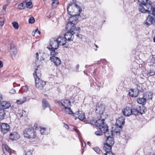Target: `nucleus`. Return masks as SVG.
Returning a JSON list of instances; mask_svg holds the SVG:
<instances>
[{
  "instance_id": "473e14b6",
  "label": "nucleus",
  "mask_w": 155,
  "mask_h": 155,
  "mask_svg": "<svg viewBox=\"0 0 155 155\" xmlns=\"http://www.w3.org/2000/svg\"><path fill=\"white\" fill-rule=\"evenodd\" d=\"M30 0L28 1V0H25V4H26L25 5L26 7L30 9L32 8L33 7L32 2L30 1Z\"/></svg>"
},
{
  "instance_id": "0e129e2a",
  "label": "nucleus",
  "mask_w": 155,
  "mask_h": 155,
  "mask_svg": "<svg viewBox=\"0 0 155 155\" xmlns=\"http://www.w3.org/2000/svg\"><path fill=\"white\" fill-rule=\"evenodd\" d=\"M32 35H33V36H36L35 32V31H33L32 32Z\"/></svg>"
},
{
  "instance_id": "bf43d9fd",
  "label": "nucleus",
  "mask_w": 155,
  "mask_h": 155,
  "mask_svg": "<svg viewBox=\"0 0 155 155\" xmlns=\"http://www.w3.org/2000/svg\"><path fill=\"white\" fill-rule=\"evenodd\" d=\"M36 58L37 59V60H39L38 59V53H36Z\"/></svg>"
},
{
  "instance_id": "7ed1b4c3",
  "label": "nucleus",
  "mask_w": 155,
  "mask_h": 155,
  "mask_svg": "<svg viewBox=\"0 0 155 155\" xmlns=\"http://www.w3.org/2000/svg\"><path fill=\"white\" fill-rule=\"evenodd\" d=\"M75 9H77L78 10L79 14H80L82 11L81 8L79 7L78 5L74 3H70L68 6L67 7V10L68 12L70 15L71 16L70 18L73 16L76 17L77 18V15L74 14L73 13L74 12Z\"/></svg>"
},
{
  "instance_id": "774afa93",
  "label": "nucleus",
  "mask_w": 155,
  "mask_h": 155,
  "mask_svg": "<svg viewBox=\"0 0 155 155\" xmlns=\"http://www.w3.org/2000/svg\"><path fill=\"white\" fill-rule=\"evenodd\" d=\"M101 62V60H100V61H97V64H100Z\"/></svg>"
},
{
  "instance_id": "49530a36",
  "label": "nucleus",
  "mask_w": 155,
  "mask_h": 155,
  "mask_svg": "<svg viewBox=\"0 0 155 155\" xmlns=\"http://www.w3.org/2000/svg\"><path fill=\"white\" fill-rule=\"evenodd\" d=\"M24 155H32V153L31 150L25 151Z\"/></svg>"
},
{
  "instance_id": "b1692460",
  "label": "nucleus",
  "mask_w": 155,
  "mask_h": 155,
  "mask_svg": "<svg viewBox=\"0 0 155 155\" xmlns=\"http://www.w3.org/2000/svg\"><path fill=\"white\" fill-rule=\"evenodd\" d=\"M42 104L43 108L44 109L46 107H48L50 110H51V107L50 104L46 99H43L42 101Z\"/></svg>"
},
{
  "instance_id": "4468645a",
  "label": "nucleus",
  "mask_w": 155,
  "mask_h": 155,
  "mask_svg": "<svg viewBox=\"0 0 155 155\" xmlns=\"http://www.w3.org/2000/svg\"><path fill=\"white\" fill-rule=\"evenodd\" d=\"M11 106L9 102L3 101L0 103V109L4 110L8 108Z\"/></svg>"
},
{
  "instance_id": "f03ea898",
  "label": "nucleus",
  "mask_w": 155,
  "mask_h": 155,
  "mask_svg": "<svg viewBox=\"0 0 155 155\" xmlns=\"http://www.w3.org/2000/svg\"><path fill=\"white\" fill-rule=\"evenodd\" d=\"M58 104L60 106H63L64 107L62 109V111L64 113L68 114H72L73 112L70 107H68L71 105L70 101L67 99L61 100V101L58 102Z\"/></svg>"
},
{
  "instance_id": "338daca9",
  "label": "nucleus",
  "mask_w": 155,
  "mask_h": 155,
  "mask_svg": "<svg viewBox=\"0 0 155 155\" xmlns=\"http://www.w3.org/2000/svg\"><path fill=\"white\" fill-rule=\"evenodd\" d=\"M73 116H74V117H75V116H74V115H78V112H76V113L74 114L73 113Z\"/></svg>"
},
{
  "instance_id": "13d9d810",
  "label": "nucleus",
  "mask_w": 155,
  "mask_h": 155,
  "mask_svg": "<svg viewBox=\"0 0 155 155\" xmlns=\"http://www.w3.org/2000/svg\"><path fill=\"white\" fill-rule=\"evenodd\" d=\"M3 99L2 96V94L0 93V103H1V100H2Z\"/></svg>"
},
{
  "instance_id": "69168bd1",
  "label": "nucleus",
  "mask_w": 155,
  "mask_h": 155,
  "mask_svg": "<svg viewBox=\"0 0 155 155\" xmlns=\"http://www.w3.org/2000/svg\"><path fill=\"white\" fill-rule=\"evenodd\" d=\"M79 67V64H77V65H76V69H77V71H78V69Z\"/></svg>"
},
{
  "instance_id": "f257e3e1",
  "label": "nucleus",
  "mask_w": 155,
  "mask_h": 155,
  "mask_svg": "<svg viewBox=\"0 0 155 155\" xmlns=\"http://www.w3.org/2000/svg\"><path fill=\"white\" fill-rule=\"evenodd\" d=\"M75 16H73L70 19V22L66 26V29L67 31L64 34V37L66 40L69 41H73L74 38V34L80 32L81 29L79 27L76 28L75 25L78 20Z\"/></svg>"
},
{
  "instance_id": "a19ab883",
  "label": "nucleus",
  "mask_w": 155,
  "mask_h": 155,
  "mask_svg": "<svg viewBox=\"0 0 155 155\" xmlns=\"http://www.w3.org/2000/svg\"><path fill=\"white\" fill-rule=\"evenodd\" d=\"M94 150L97 153L99 154L101 151L100 149L98 147H95L93 148Z\"/></svg>"
},
{
  "instance_id": "e433bc0d",
  "label": "nucleus",
  "mask_w": 155,
  "mask_h": 155,
  "mask_svg": "<svg viewBox=\"0 0 155 155\" xmlns=\"http://www.w3.org/2000/svg\"><path fill=\"white\" fill-rule=\"evenodd\" d=\"M136 108L138 113H140L141 114L144 113V111L142 109L143 107L142 108V109H141V107L140 106H137Z\"/></svg>"
},
{
  "instance_id": "ddd939ff",
  "label": "nucleus",
  "mask_w": 155,
  "mask_h": 155,
  "mask_svg": "<svg viewBox=\"0 0 155 155\" xmlns=\"http://www.w3.org/2000/svg\"><path fill=\"white\" fill-rule=\"evenodd\" d=\"M125 118L123 117H120L117 120L116 122V127L120 128L122 125L124 124Z\"/></svg>"
},
{
  "instance_id": "0eeeda50",
  "label": "nucleus",
  "mask_w": 155,
  "mask_h": 155,
  "mask_svg": "<svg viewBox=\"0 0 155 155\" xmlns=\"http://www.w3.org/2000/svg\"><path fill=\"white\" fill-rule=\"evenodd\" d=\"M113 131H110L109 133H107L105 135V137L107 138L106 143L112 146L114 143V139L113 137Z\"/></svg>"
},
{
  "instance_id": "c85d7f7f",
  "label": "nucleus",
  "mask_w": 155,
  "mask_h": 155,
  "mask_svg": "<svg viewBox=\"0 0 155 155\" xmlns=\"http://www.w3.org/2000/svg\"><path fill=\"white\" fill-rule=\"evenodd\" d=\"M50 52V55L52 57H55V56H57L58 53L57 51H56V50L57 49H53L50 48V47L48 48Z\"/></svg>"
},
{
  "instance_id": "6e6552de",
  "label": "nucleus",
  "mask_w": 155,
  "mask_h": 155,
  "mask_svg": "<svg viewBox=\"0 0 155 155\" xmlns=\"http://www.w3.org/2000/svg\"><path fill=\"white\" fill-rule=\"evenodd\" d=\"M145 24L147 25L152 24L155 25V14H150L145 22Z\"/></svg>"
},
{
  "instance_id": "9b49d317",
  "label": "nucleus",
  "mask_w": 155,
  "mask_h": 155,
  "mask_svg": "<svg viewBox=\"0 0 155 155\" xmlns=\"http://www.w3.org/2000/svg\"><path fill=\"white\" fill-rule=\"evenodd\" d=\"M49 45L51 47L50 48L58 49L59 48V45L57 39L56 38H52L50 39Z\"/></svg>"
},
{
  "instance_id": "ea45409f",
  "label": "nucleus",
  "mask_w": 155,
  "mask_h": 155,
  "mask_svg": "<svg viewBox=\"0 0 155 155\" xmlns=\"http://www.w3.org/2000/svg\"><path fill=\"white\" fill-rule=\"evenodd\" d=\"M12 25L15 29H18V24L17 22L15 21L13 22Z\"/></svg>"
},
{
  "instance_id": "cd10ccee",
  "label": "nucleus",
  "mask_w": 155,
  "mask_h": 155,
  "mask_svg": "<svg viewBox=\"0 0 155 155\" xmlns=\"http://www.w3.org/2000/svg\"><path fill=\"white\" fill-rule=\"evenodd\" d=\"M91 86L92 87H93L97 90H99L101 86V83L97 81L96 82L94 83L93 85L91 84Z\"/></svg>"
},
{
  "instance_id": "2eb2a0df",
  "label": "nucleus",
  "mask_w": 155,
  "mask_h": 155,
  "mask_svg": "<svg viewBox=\"0 0 155 155\" xmlns=\"http://www.w3.org/2000/svg\"><path fill=\"white\" fill-rule=\"evenodd\" d=\"M132 109L129 107H126L122 110L123 114L126 116H129L132 114Z\"/></svg>"
},
{
  "instance_id": "6ab92c4d",
  "label": "nucleus",
  "mask_w": 155,
  "mask_h": 155,
  "mask_svg": "<svg viewBox=\"0 0 155 155\" xmlns=\"http://www.w3.org/2000/svg\"><path fill=\"white\" fill-rule=\"evenodd\" d=\"M57 39L59 45H64L66 43L67 40L64 37L59 36Z\"/></svg>"
},
{
  "instance_id": "dca6fc26",
  "label": "nucleus",
  "mask_w": 155,
  "mask_h": 155,
  "mask_svg": "<svg viewBox=\"0 0 155 155\" xmlns=\"http://www.w3.org/2000/svg\"><path fill=\"white\" fill-rule=\"evenodd\" d=\"M51 61L53 62L54 65L56 66L60 65L61 64V61L60 59L58 57H50Z\"/></svg>"
},
{
  "instance_id": "09e8293b",
  "label": "nucleus",
  "mask_w": 155,
  "mask_h": 155,
  "mask_svg": "<svg viewBox=\"0 0 155 155\" xmlns=\"http://www.w3.org/2000/svg\"><path fill=\"white\" fill-rule=\"evenodd\" d=\"M95 134L97 136H101L102 135L101 132L100 131H96L95 132Z\"/></svg>"
},
{
  "instance_id": "4d7b16f0",
  "label": "nucleus",
  "mask_w": 155,
  "mask_h": 155,
  "mask_svg": "<svg viewBox=\"0 0 155 155\" xmlns=\"http://www.w3.org/2000/svg\"><path fill=\"white\" fill-rule=\"evenodd\" d=\"M38 127V125L37 124H35L33 126V129H36Z\"/></svg>"
},
{
  "instance_id": "8fccbe9b",
  "label": "nucleus",
  "mask_w": 155,
  "mask_h": 155,
  "mask_svg": "<svg viewBox=\"0 0 155 155\" xmlns=\"http://www.w3.org/2000/svg\"><path fill=\"white\" fill-rule=\"evenodd\" d=\"M105 155H116V154L113 153L111 152L110 151L107 153H105Z\"/></svg>"
},
{
  "instance_id": "3c124183",
  "label": "nucleus",
  "mask_w": 155,
  "mask_h": 155,
  "mask_svg": "<svg viewBox=\"0 0 155 155\" xmlns=\"http://www.w3.org/2000/svg\"><path fill=\"white\" fill-rule=\"evenodd\" d=\"M79 32H78V33H77V34L76 35V36L78 37V38L80 39H81L82 38V35L81 34H78V33H79Z\"/></svg>"
},
{
  "instance_id": "052dcab7",
  "label": "nucleus",
  "mask_w": 155,
  "mask_h": 155,
  "mask_svg": "<svg viewBox=\"0 0 155 155\" xmlns=\"http://www.w3.org/2000/svg\"><path fill=\"white\" fill-rule=\"evenodd\" d=\"M101 61L103 63H105L106 62V61L104 59H101Z\"/></svg>"
},
{
  "instance_id": "5701e85b",
  "label": "nucleus",
  "mask_w": 155,
  "mask_h": 155,
  "mask_svg": "<svg viewBox=\"0 0 155 155\" xmlns=\"http://www.w3.org/2000/svg\"><path fill=\"white\" fill-rule=\"evenodd\" d=\"M33 74L35 77V79H40L41 77V71L38 68H35V72L33 73Z\"/></svg>"
},
{
  "instance_id": "79ce46f5",
  "label": "nucleus",
  "mask_w": 155,
  "mask_h": 155,
  "mask_svg": "<svg viewBox=\"0 0 155 155\" xmlns=\"http://www.w3.org/2000/svg\"><path fill=\"white\" fill-rule=\"evenodd\" d=\"M35 19L33 17L30 18L28 20V22L29 23H33L35 22Z\"/></svg>"
},
{
  "instance_id": "39448f33",
  "label": "nucleus",
  "mask_w": 155,
  "mask_h": 155,
  "mask_svg": "<svg viewBox=\"0 0 155 155\" xmlns=\"http://www.w3.org/2000/svg\"><path fill=\"white\" fill-rule=\"evenodd\" d=\"M23 133L25 137L30 139H35L37 135L36 132L31 128H25L23 130Z\"/></svg>"
},
{
  "instance_id": "a18cd8bd",
  "label": "nucleus",
  "mask_w": 155,
  "mask_h": 155,
  "mask_svg": "<svg viewBox=\"0 0 155 155\" xmlns=\"http://www.w3.org/2000/svg\"><path fill=\"white\" fill-rule=\"evenodd\" d=\"M35 32L36 36H38L40 35V32L38 30V28L35 30Z\"/></svg>"
},
{
  "instance_id": "bb28decb",
  "label": "nucleus",
  "mask_w": 155,
  "mask_h": 155,
  "mask_svg": "<svg viewBox=\"0 0 155 155\" xmlns=\"http://www.w3.org/2000/svg\"><path fill=\"white\" fill-rule=\"evenodd\" d=\"M17 115L18 117L20 119L23 117H25L27 116L26 112L23 110H19L17 113Z\"/></svg>"
},
{
  "instance_id": "de8ad7c7",
  "label": "nucleus",
  "mask_w": 155,
  "mask_h": 155,
  "mask_svg": "<svg viewBox=\"0 0 155 155\" xmlns=\"http://www.w3.org/2000/svg\"><path fill=\"white\" fill-rule=\"evenodd\" d=\"M53 2L52 3V5L53 6L54 5H56L58 3V0H52Z\"/></svg>"
},
{
  "instance_id": "4c0bfd02",
  "label": "nucleus",
  "mask_w": 155,
  "mask_h": 155,
  "mask_svg": "<svg viewBox=\"0 0 155 155\" xmlns=\"http://www.w3.org/2000/svg\"><path fill=\"white\" fill-rule=\"evenodd\" d=\"M137 110L136 108L132 109V114H133L135 115H137L138 113Z\"/></svg>"
},
{
  "instance_id": "680f3d73",
  "label": "nucleus",
  "mask_w": 155,
  "mask_h": 155,
  "mask_svg": "<svg viewBox=\"0 0 155 155\" xmlns=\"http://www.w3.org/2000/svg\"><path fill=\"white\" fill-rule=\"evenodd\" d=\"M11 0H6V4L8 5L10 3Z\"/></svg>"
},
{
  "instance_id": "f8f14e48",
  "label": "nucleus",
  "mask_w": 155,
  "mask_h": 155,
  "mask_svg": "<svg viewBox=\"0 0 155 155\" xmlns=\"http://www.w3.org/2000/svg\"><path fill=\"white\" fill-rule=\"evenodd\" d=\"M142 91L139 88V86H137V89H132L129 91L128 94L132 97H136L138 95L139 91Z\"/></svg>"
},
{
  "instance_id": "a878e982",
  "label": "nucleus",
  "mask_w": 155,
  "mask_h": 155,
  "mask_svg": "<svg viewBox=\"0 0 155 155\" xmlns=\"http://www.w3.org/2000/svg\"><path fill=\"white\" fill-rule=\"evenodd\" d=\"M17 51L16 48L13 44L10 45V52L11 55H15L16 54Z\"/></svg>"
},
{
  "instance_id": "412c9836",
  "label": "nucleus",
  "mask_w": 155,
  "mask_h": 155,
  "mask_svg": "<svg viewBox=\"0 0 155 155\" xmlns=\"http://www.w3.org/2000/svg\"><path fill=\"white\" fill-rule=\"evenodd\" d=\"M153 93L152 92H147L143 94V97L146 99V101L151 100L152 98Z\"/></svg>"
},
{
  "instance_id": "c03bdc74",
  "label": "nucleus",
  "mask_w": 155,
  "mask_h": 155,
  "mask_svg": "<svg viewBox=\"0 0 155 155\" xmlns=\"http://www.w3.org/2000/svg\"><path fill=\"white\" fill-rule=\"evenodd\" d=\"M97 120H92L91 121L90 123L92 125H95L97 127V124L98 123L97 122Z\"/></svg>"
},
{
  "instance_id": "864d4df0",
  "label": "nucleus",
  "mask_w": 155,
  "mask_h": 155,
  "mask_svg": "<svg viewBox=\"0 0 155 155\" xmlns=\"http://www.w3.org/2000/svg\"><path fill=\"white\" fill-rule=\"evenodd\" d=\"M15 90L14 89H12V90L10 91V93L12 94H14L15 92Z\"/></svg>"
},
{
  "instance_id": "5fc2aeb1",
  "label": "nucleus",
  "mask_w": 155,
  "mask_h": 155,
  "mask_svg": "<svg viewBox=\"0 0 155 155\" xmlns=\"http://www.w3.org/2000/svg\"><path fill=\"white\" fill-rule=\"evenodd\" d=\"M64 127L66 128L67 129H68V128H69V127H68V125L65 124H64Z\"/></svg>"
},
{
  "instance_id": "603ef678",
  "label": "nucleus",
  "mask_w": 155,
  "mask_h": 155,
  "mask_svg": "<svg viewBox=\"0 0 155 155\" xmlns=\"http://www.w3.org/2000/svg\"><path fill=\"white\" fill-rule=\"evenodd\" d=\"M74 129L75 130V131L78 134H79L80 133V131H79L76 128H74Z\"/></svg>"
},
{
  "instance_id": "f3484780",
  "label": "nucleus",
  "mask_w": 155,
  "mask_h": 155,
  "mask_svg": "<svg viewBox=\"0 0 155 155\" xmlns=\"http://www.w3.org/2000/svg\"><path fill=\"white\" fill-rule=\"evenodd\" d=\"M104 110V107L103 104L98 105L96 106L95 110L96 113L99 114H102Z\"/></svg>"
},
{
  "instance_id": "72a5a7b5",
  "label": "nucleus",
  "mask_w": 155,
  "mask_h": 155,
  "mask_svg": "<svg viewBox=\"0 0 155 155\" xmlns=\"http://www.w3.org/2000/svg\"><path fill=\"white\" fill-rule=\"evenodd\" d=\"M44 61V60L40 59V60H37L36 61L35 64L38 68L40 66H41L43 64V61Z\"/></svg>"
},
{
  "instance_id": "2f4dec72",
  "label": "nucleus",
  "mask_w": 155,
  "mask_h": 155,
  "mask_svg": "<svg viewBox=\"0 0 155 155\" xmlns=\"http://www.w3.org/2000/svg\"><path fill=\"white\" fill-rule=\"evenodd\" d=\"M137 101L138 103L142 105L145 104L146 102V100L143 97V98H139Z\"/></svg>"
},
{
  "instance_id": "aec40b11",
  "label": "nucleus",
  "mask_w": 155,
  "mask_h": 155,
  "mask_svg": "<svg viewBox=\"0 0 155 155\" xmlns=\"http://www.w3.org/2000/svg\"><path fill=\"white\" fill-rule=\"evenodd\" d=\"M4 155H12V152L11 150L7 145H5L3 149Z\"/></svg>"
},
{
  "instance_id": "f704fd0d",
  "label": "nucleus",
  "mask_w": 155,
  "mask_h": 155,
  "mask_svg": "<svg viewBox=\"0 0 155 155\" xmlns=\"http://www.w3.org/2000/svg\"><path fill=\"white\" fill-rule=\"evenodd\" d=\"M26 3L25 1H23L22 3L19 4L18 6V8L19 9H24L26 7Z\"/></svg>"
},
{
  "instance_id": "423d86ee",
  "label": "nucleus",
  "mask_w": 155,
  "mask_h": 155,
  "mask_svg": "<svg viewBox=\"0 0 155 155\" xmlns=\"http://www.w3.org/2000/svg\"><path fill=\"white\" fill-rule=\"evenodd\" d=\"M140 9L142 13H148L152 12V13L155 14V5H152L151 3L147 4L145 5H143L140 7Z\"/></svg>"
},
{
  "instance_id": "c9c22d12",
  "label": "nucleus",
  "mask_w": 155,
  "mask_h": 155,
  "mask_svg": "<svg viewBox=\"0 0 155 155\" xmlns=\"http://www.w3.org/2000/svg\"><path fill=\"white\" fill-rule=\"evenodd\" d=\"M26 101V98L24 97L22 99L17 100L16 102L18 104H21L25 102Z\"/></svg>"
},
{
  "instance_id": "393cba45",
  "label": "nucleus",
  "mask_w": 155,
  "mask_h": 155,
  "mask_svg": "<svg viewBox=\"0 0 155 155\" xmlns=\"http://www.w3.org/2000/svg\"><path fill=\"white\" fill-rule=\"evenodd\" d=\"M78 119L81 121H85V117L84 113L81 111H79L78 112Z\"/></svg>"
},
{
  "instance_id": "9d476101",
  "label": "nucleus",
  "mask_w": 155,
  "mask_h": 155,
  "mask_svg": "<svg viewBox=\"0 0 155 155\" xmlns=\"http://www.w3.org/2000/svg\"><path fill=\"white\" fill-rule=\"evenodd\" d=\"M0 127L1 131L4 134L8 133L10 130L9 126L6 123H1L0 124Z\"/></svg>"
},
{
  "instance_id": "6e6d98bb",
  "label": "nucleus",
  "mask_w": 155,
  "mask_h": 155,
  "mask_svg": "<svg viewBox=\"0 0 155 155\" xmlns=\"http://www.w3.org/2000/svg\"><path fill=\"white\" fill-rule=\"evenodd\" d=\"M3 66V64L2 62L0 60V68H2Z\"/></svg>"
},
{
  "instance_id": "e2e57ef3",
  "label": "nucleus",
  "mask_w": 155,
  "mask_h": 155,
  "mask_svg": "<svg viewBox=\"0 0 155 155\" xmlns=\"http://www.w3.org/2000/svg\"><path fill=\"white\" fill-rule=\"evenodd\" d=\"M8 6V5H5L4 6H3V9L5 10V9H6V7H7V6Z\"/></svg>"
},
{
  "instance_id": "37998d69",
  "label": "nucleus",
  "mask_w": 155,
  "mask_h": 155,
  "mask_svg": "<svg viewBox=\"0 0 155 155\" xmlns=\"http://www.w3.org/2000/svg\"><path fill=\"white\" fill-rule=\"evenodd\" d=\"M4 23V19L3 18H0V26H2Z\"/></svg>"
},
{
  "instance_id": "a211bd4d",
  "label": "nucleus",
  "mask_w": 155,
  "mask_h": 155,
  "mask_svg": "<svg viewBox=\"0 0 155 155\" xmlns=\"http://www.w3.org/2000/svg\"><path fill=\"white\" fill-rule=\"evenodd\" d=\"M9 138L12 140H16L18 139L20 137L19 134L16 132H13L11 133L9 136Z\"/></svg>"
},
{
  "instance_id": "20e7f679",
  "label": "nucleus",
  "mask_w": 155,
  "mask_h": 155,
  "mask_svg": "<svg viewBox=\"0 0 155 155\" xmlns=\"http://www.w3.org/2000/svg\"><path fill=\"white\" fill-rule=\"evenodd\" d=\"M104 119L98 120L97 122L98 124H97V127L99 128L101 132L104 133L105 135L106 133H109L110 132L112 131L108 130L107 125L104 123Z\"/></svg>"
},
{
  "instance_id": "7c9ffc66",
  "label": "nucleus",
  "mask_w": 155,
  "mask_h": 155,
  "mask_svg": "<svg viewBox=\"0 0 155 155\" xmlns=\"http://www.w3.org/2000/svg\"><path fill=\"white\" fill-rule=\"evenodd\" d=\"M5 111L4 110L0 109V121L5 119Z\"/></svg>"
},
{
  "instance_id": "c756f323",
  "label": "nucleus",
  "mask_w": 155,
  "mask_h": 155,
  "mask_svg": "<svg viewBox=\"0 0 155 155\" xmlns=\"http://www.w3.org/2000/svg\"><path fill=\"white\" fill-rule=\"evenodd\" d=\"M138 1L141 4L139 5V9L141 12L142 11L140 10V7L143 5H145L147 4L150 3V2H148V0H138Z\"/></svg>"
},
{
  "instance_id": "1a4fd4ad",
  "label": "nucleus",
  "mask_w": 155,
  "mask_h": 155,
  "mask_svg": "<svg viewBox=\"0 0 155 155\" xmlns=\"http://www.w3.org/2000/svg\"><path fill=\"white\" fill-rule=\"evenodd\" d=\"M35 85L36 88L41 90L43 89L46 85V82L39 78L35 79Z\"/></svg>"
},
{
  "instance_id": "4be33fe9",
  "label": "nucleus",
  "mask_w": 155,
  "mask_h": 155,
  "mask_svg": "<svg viewBox=\"0 0 155 155\" xmlns=\"http://www.w3.org/2000/svg\"><path fill=\"white\" fill-rule=\"evenodd\" d=\"M112 146L105 143L104 144L103 149L106 152L105 153H107L111 151Z\"/></svg>"
},
{
  "instance_id": "58836bf2",
  "label": "nucleus",
  "mask_w": 155,
  "mask_h": 155,
  "mask_svg": "<svg viewBox=\"0 0 155 155\" xmlns=\"http://www.w3.org/2000/svg\"><path fill=\"white\" fill-rule=\"evenodd\" d=\"M45 131H46V128L44 127H41L40 128V131L41 132V133L43 135H45L46 134L45 133Z\"/></svg>"
}]
</instances>
